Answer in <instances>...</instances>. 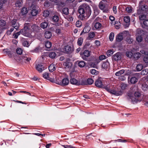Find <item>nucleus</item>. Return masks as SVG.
Masks as SVG:
<instances>
[{
	"instance_id": "nucleus-50",
	"label": "nucleus",
	"mask_w": 148,
	"mask_h": 148,
	"mask_svg": "<svg viewBox=\"0 0 148 148\" xmlns=\"http://www.w3.org/2000/svg\"><path fill=\"white\" fill-rule=\"evenodd\" d=\"M49 12L48 11L45 10L43 13V16L45 17H47L49 14Z\"/></svg>"
},
{
	"instance_id": "nucleus-31",
	"label": "nucleus",
	"mask_w": 148,
	"mask_h": 148,
	"mask_svg": "<svg viewBox=\"0 0 148 148\" xmlns=\"http://www.w3.org/2000/svg\"><path fill=\"white\" fill-rule=\"evenodd\" d=\"M79 66L80 67H83L86 65V63L83 61H81L78 63Z\"/></svg>"
},
{
	"instance_id": "nucleus-26",
	"label": "nucleus",
	"mask_w": 148,
	"mask_h": 148,
	"mask_svg": "<svg viewBox=\"0 0 148 148\" xmlns=\"http://www.w3.org/2000/svg\"><path fill=\"white\" fill-rule=\"evenodd\" d=\"M22 60L24 61L29 62L31 60V58L28 57L27 55H25L22 56Z\"/></svg>"
},
{
	"instance_id": "nucleus-32",
	"label": "nucleus",
	"mask_w": 148,
	"mask_h": 148,
	"mask_svg": "<svg viewBox=\"0 0 148 148\" xmlns=\"http://www.w3.org/2000/svg\"><path fill=\"white\" fill-rule=\"evenodd\" d=\"M141 54L139 52H137L134 55V58L136 59L137 60L140 57Z\"/></svg>"
},
{
	"instance_id": "nucleus-18",
	"label": "nucleus",
	"mask_w": 148,
	"mask_h": 148,
	"mask_svg": "<svg viewBox=\"0 0 148 148\" xmlns=\"http://www.w3.org/2000/svg\"><path fill=\"white\" fill-rule=\"evenodd\" d=\"M128 80L130 81V83L132 84H135L138 81V79L134 77H132L130 79L128 78Z\"/></svg>"
},
{
	"instance_id": "nucleus-60",
	"label": "nucleus",
	"mask_w": 148,
	"mask_h": 148,
	"mask_svg": "<svg viewBox=\"0 0 148 148\" xmlns=\"http://www.w3.org/2000/svg\"><path fill=\"white\" fill-rule=\"evenodd\" d=\"M119 79L120 80L123 81L125 80L126 78L124 75H121L119 77Z\"/></svg>"
},
{
	"instance_id": "nucleus-16",
	"label": "nucleus",
	"mask_w": 148,
	"mask_h": 148,
	"mask_svg": "<svg viewBox=\"0 0 148 148\" xmlns=\"http://www.w3.org/2000/svg\"><path fill=\"white\" fill-rule=\"evenodd\" d=\"M31 8L32 9L31 12V14L33 16H36L38 13V11L36 10L35 5H32L31 7Z\"/></svg>"
},
{
	"instance_id": "nucleus-19",
	"label": "nucleus",
	"mask_w": 148,
	"mask_h": 148,
	"mask_svg": "<svg viewBox=\"0 0 148 148\" xmlns=\"http://www.w3.org/2000/svg\"><path fill=\"white\" fill-rule=\"evenodd\" d=\"M109 62H106L103 63L102 64V67L103 68L107 69H109Z\"/></svg>"
},
{
	"instance_id": "nucleus-8",
	"label": "nucleus",
	"mask_w": 148,
	"mask_h": 148,
	"mask_svg": "<svg viewBox=\"0 0 148 148\" xmlns=\"http://www.w3.org/2000/svg\"><path fill=\"white\" fill-rule=\"evenodd\" d=\"M142 31H143L139 29H137L136 31V40L139 42H141L143 40L142 35H140V33Z\"/></svg>"
},
{
	"instance_id": "nucleus-58",
	"label": "nucleus",
	"mask_w": 148,
	"mask_h": 148,
	"mask_svg": "<svg viewBox=\"0 0 148 148\" xmlns=\"http://www.w3.org/2000/svg\"><path fill=\"white\" fill-rule=\"evenodd\" d=\"M113 51L112 50H109L107 51L106 53L108 56H110L113 53Z\"/></svg>"
},
{
	"instance_id": "nucleus-36",
	"label": "nucleus",
	"mask_w": 148,
	"mask_h": 148,
	"mask_svg": "<svg viewBox=\"0 0 148 148\" xmlns=\"http://www.w3.org/2000/svg\"><path fill=\"white\" fill-rule=\"evenodd\" d=\"M83 42V38H82L80 37L78 39L77 44L79 46H81L82 45Z\"/></svg>"
},
{
	"instance_id": "nucleus-59",
	"label": "nucleus",
	"mask_w": 148,
	"mask_h": 148,
	"mask_svg": "<svg viewBox=\"0 0 148 148\" xmlns=\"http://www.w3.org/2000/svg\"><path fill=\"white\" fill-rule=\"evenodd\" d=\"M90 72L92 74L97 75L98 74V71L96 70L95 69H92L91 70Z\"/></svg>"
},
{
	"instance_id": "nucleus-24",
	"label": "nucleus",
	"mask_w": 148,
	"mask_h": 148,
	"mask_svg": "<svg viewBox=\"0 0 148 148\" xmlns=\"http://www.w3.org/2000/svg\"><path fill=\"white\" fill-rule=\"evenodd\" d=\"M22 44L24 46L28 47L30 43L26 40H24L23 41Z\"/></svg>"
},
{
	"instance_id": "nucleus-11",
	"label": "nucleus",
	"mask_w": 148,
	"mask_h": 148,
	"mask_svg": "<svg viewBox=\"0 0 148 148\" xmlns=\"http://www.w3.org/2000/svg\"><path fill=\"white\" fill-rule=\"evenodd\" d=\"M90 56V52L88 50H85L83 52V54L81 56L82 58L84 60H87V58Z\"/></svg>"
},
{
	"instance_id": "nucleus-46",
	"label": "nucleus",
	"mask_w": 148,
	"mask_h": 148,
	"mask_svg": "<svg viewBox=\"0 0 148 148\" xmlns=\"http://www.w3.org/2000/svg\"><path fill=\"white\" fill-rule=\"evenodd\" d=\"M125 10L126 12L128 13H130L132 12V9L131 7H127L126 8Z\"/></svg>"
},
{
	"instance_id": "nucleus-9",
	"label": "nucleus",
	"mask_w": 148,
	"mask_h": 148,
	"mask_svg": "<svg viewBox=\"0 0 148 148\" xmlns=\"http://www.w3.org/2000/svg\"><path fill=\"white\" fill-rule=\"evenodd\" d=\"M64 65L66 69H70L72 66V63L70 62V59L68 58L64 64Z\"/></svg>"
},
{
	"instance_id": "nucleus-14",
	"label": "nucleus",
	"mask_w": 148,
	"mask_h": 148,
	"mask_svg": "<svg viewBox=\"0 0 148 148\" xmlns=\"http://www.w3.org/2000/svg\"><path fill=\"white\" fill-rule=\"evenodd\" d=\"M95 85L96 86L99 88H102L103 87V85L102 81L99 78L96 80L95 82Z\"/></svg>"
},
{
	"instance_id": "nucleus-57",
	"label": "nucleus",
	"mask_w": 148,
	"mask_h": 148,
	"mask_svg": "<svg viewBox=\"0 0 148 148\" xmlns=\"http://www.w3.org/2000/svg\"><path fill=\"white\" fill-rule=\"evenodd\" d=\"M126 41L128 43L130 44L133 42V40L131 38H128L127 39Z\"/></svg>"
},
{
	"instance_id": "nucleus-63",
	"label": "nucleus",
	"mask_w": 148,
	"mask_h": 148,
	"mask_svg": "<svg viewBox=\"0 0 148 148\" xmlns=\"http://www.w3.org/2000/svg\"><path fill=\"white\" fill-rule=\"evenodd\" d=\"M140 52L143 54H144L148 56V52L145 51L144 50H142L140 51Z\"/></svg>"
},
{
	"instance_id": "nucleus-3",
	"label": "nucleus",
	"mask_w": 148,
	"mask_h": 148,
	"mask_svg": "<svg viewBox=\"0 0 148 148\" xmlns=\"http://www.w3.org/2000/svg\"><path fill=\"white\" fill-rule=\"evenodd\" d=\"M25 24H28V27H27V30H26L27 32H29V33H31V34H32V37L34 36L35 34L32 32H38L39 28H40L38 26L35 24H32L31 23H25Z\"/></svg>"
},
{
	"instance_id": "nucleus-52",
	"label": "nucleus",
	"mask_w": 148,
	"mask_h": 148,
	"mask_svg": "<svg viewBox=\"0 0 148 148\" xmlns=\"http://www.w3.org/2000/svg\"><path fill=\"white\" fill-rule=\"evenodd\" d=\"M6 25V22L4 20H0V26L3 27Z\"/></svg>"
},
{
	"instance_id": "nucleus-44",
	"label": "nucleus",
	"mask_w": 148,
	"mask_h": 148,
	"mask_svg": "<svg viewBox=\"0 0 148 148\" xmlns=\"http://www.w3.org/2000/svg\"><path fill=\"white\" fill-rule=\"evenodd\" d=\"M143 10H142L140 8H138V9L137 10V13L138 15H141L143 14H144L145 12Z\"/></svg>"
},
{
	"instance_id": "nucleus-64",
	"label": "nucleus",
	"mask_w": 148,
	"mask_h": 148,
	"mask_svg": "<svg viewBox=\"0 0 148 148\" xmlns=\"http://www.w3.org/2000/svg\"><path fill=\"white\" fill-rule=\"evenodd\" d=\"M143 24L146 27H148V20H145L143 22Z\"/></svg>"
},
{
	"instance_id": "nucleus-41",
	"label": "nucleus",
	"mask_w": 148,
	"mask_h": 148,
	"mask_svg": "<svg viewBox=\"0 0 148 148\" xmlns=\"http://www.w3.org/2000/svg\"><path fill=\"white\" fill-rule=\"evenodd\" d=\"M126 55L127 57L130 58L132 57L133 54L131 51H128L126 52Z\"/></svg>"
},
{
	"instance_id": "nucleus-55",
	"label": "nucleus",
	"mask_w": 148,
	"mask_h": 148,
	"mask_svg": "<svg viewBox=\"0 0 148 148\" xmlns=\"http://www.w3.org/2000/svg\"><path fill=\"white\" fill-rule=\"evenodd\" d=\"M7 0H1L0 1V9L2 8L3 4L5 3L6 2Z\"/></svg>"
},
{
	"instance_id": "nucleus-54",
	"label": "nucleus",
	"mask_w": 148,
	"mask_h": 148,
	"mask_svg": "<svg viewBox=\"0 0 148 148\" xmlns=\"http://www.w3.org/2000/svg\"><path fill=\"white\" fill-rule=\"evenodd\" d=\"M142 88L143 90L145 91L147 89H148V86L146 84H143L142 85Z\"/></svg>"
},
{
	"instance_id": "nucleus-2",
	"label": "nucleus",
	"mask_w": 148,
	"mask_h": 148,
	"mask_svg": "<svg viewBox=\"0 0 148 148\" xmlns=\"http://www.w3.org/2000/svg\"><path fill=\"white\" fill-rule=\"evenodd\" d=\"M135 97H134L131 95H127V98L129 100H130L132 102L133 104L137 103L138 101H140L141 99L140 98L141 94L138 92H136L134 94Z\"/></svg>"
},
{
	"instance_id": "nucleus-20",
	"label": "nucleus",
	"mask_w": 148,
	"mask_h": 148,
	"mask_svg": "<svg viewBox=\"0 0 148 148\" xmlns=\"http://www.w3.org/2000/svg\"><path fill=\"white\" fill-rule=\"evenodd\" d=\"M122 33H119L116 38V40L117 42H120L123 39Z\"/></svg>"
},
{
	"instance_id": "nucleus-40",
	"label": "nucleus",
	"mask_w": 148,
	"mask_h": 148,
	"mask_svg": "<svg viewBox=\"0 0 148 148\" xmlns=\"http://www.w3.org/2000/svg\"><path fill=\"white\" fill-rule=\"evenodd\" d=\"M136 69L137 71H140L143 69V66L142 64H138L137 65Z\"/></svg>"
},
{
	"instance_id": "nucleus-43",
	"label": "nucleus",
	"mask_w": 148,
	"mask_h": 148,
	"mask_svg": "<svg viewBox=\"0 0 148 148\" xmlns=\"http://www.w3.org/2000/svg\"><path fill=\"white\" fill-rule=\"evenodd\" d=\"M95 36V34L93 32H90L88 34L89 39L93 38Z\"/></svg>"
},
{
	"instance_id": "nucleus-30",
	"label": "nucleus",
	"mask_w": 148,
	"mask_h": 148,
	"mask_svg": "<svg viewBox=\"0 0 148 148\" xmlns=\"http://www.w3.org/2000/svg\"><path fill=\"white\" fill-rule=\"evenodd\" d=\"M69 9L67 8H64L62 9V13L63 14L66 15L69 14Z\"/></svg>"
},
{
	"instance_id": "nucleus-34",
	"label": "nucleus",
	"mask_w": 148,
	"mask_h": 148,
	"mask_svg": "<svg viewBox=\"0 0 148 148\" xmlns=\"http://www.w3.org/2000/svg\"><path fill=\"white\" fill-rule=\"evenodd\" d=\"M125 72V70L122 69L116 72L115 73V75L116 76H119L123 74Z\"/></svg>"
},
{
	"instance_id": "nucleus-42",
	"label": "nucleus",
	"mask_w": 148,
	"mask_h": 148,
	"mask_svg": "<svg viewBox=\"0 0 148 148\" xmlns=\"http://www.w3.org/2000/svg\"><path fill=\"white\" fill-rule=\"evenodd\" d=\"M45 45L47 48H49L51 47V43L50 42L46 41L45 42Z\"/></svg>"
},
{
	"instance_id": "nucleus-12",
	"label": "nucleus",
	"mask_w": 148,
	"mask_h": 148,
	"mask_svg": "<svg viewBox=\"0 0 148 148\" xmlns=\"http://www.w3.org/2000/svg\"><path fill=\"white\" fill-rule=\"evenodd\" d=\"M73 48L68 45L65 46L64 48V51L65 53H71L73 51Z\"/></svg>"
},
{
	"instance_id": "nucleus-51",
	"label": "nucleus",
	"mask_w": 148,
	"mask_h": 148,
	"mask_svg": "<svg viewBox=\"0 0 148 148\" xmlns=\"http://www.w3.org/2000/svg\"><path fill=\"white\" fill-rule=\"evenodd\" d=\"M94 81L91 78H89L87 80V82L89 85H91L93 83Z\"/></svg>"
},
{
	"instance_id": "nucleus-5",
	"label": "nucleus",
	"mask_w": 148,
	"mask_h": 148,
	"mask_svg": "<svg viewBox=\"0 0 148 148\" xmlns=\"http://www.w3.org/2000/svg\"><path fill=\"white\" fill-rule=\"evenodd\" d=\"M105 88L107 91L110 92L111 94H113L116 96L121 95L123 93L122 91H116L114 90H111L110 88V86L108 85L106 86H103V88Z\"/></svg>"
},
{
	"instance_id": "nucleus-47",
	"label": "nucleus",
	"mask_w": 148,
	"mask_h": 148,
	"mask_svg": "<svg viewBox=\"0 0 148 148\" xmlns=\"http://www.w3.org/2000/svg\"><path fill=\"white\" fill-rule=\"evenodd\" d=\"M114 37V34L113 32H111L110 33L109 35V39L110 41H112Z\"/></svg>"
},
{
	"instance_id": "nucleus-61",
	"label": "nucleus",
	"mask_w": 148,
	"mask_h": 148,
	"mask_svg": "<svg viewBox=\"0 0 148 148\" xmlns=\"http://www.w3.org/2000/svg\"><path fill=\"white\" fill-rule=\"evenodd\" d=\"M40 50V48L39 47L36 48L34 50L32 51L33 52H38Z\"/></svg>"
},
{
	"instance_id": "nucleus-1",
	"label": "nucleus",
	"mask_w": 148,
	"mask_h": 148,
	"mask_svg": "<svg viewBox=\"0 0 148 148\" xmlns=\"http://www.w3.org/2000/svg\"><path fill=\"white\" fill-rule=\"evenodd\" d=\"M79 13L80 14L79 17L82 20L88 18L91 13L90 6L86 5L80 6L78 9Z\"/></svg>"
},
{
	"instance_id": "nucleus-25",
	"label": "nucleus",
	"mask_w": 148,
	"mask_h": 148,
	"mask_svg": "<svg viewBox=\"0 0 148 148\" xmlns=\"http://www.w3.org/2000/svg\"><path fill=\"white\" fill-rule=\"evenodd\" d=\"M105 3H103L102 1H101L99 5V8L101 10H103L105 7Z\"/></svg>"
},
{
	"instance_id": "nucleus-29",
	"label": "nucleus",
	"mask_w": 148,
	"mask_h": 148,
	"mask_svg": "<svg viewBox=\"0 0 148 148\" xmlns=\"http://www.w3.org/2000/svg\"><path fill=\"white\" fill-rule=\"evenodd\" d=\"M40 25L42 28L45 29L48 26V23L46 22H44L41 23Z\"/></svg>"
},
{
	"instance_id": "nucleus-27",
	"label": "nucleus",
	"mask_w": 148,
	"mask_h": 148,
	"mask_svg": "<svg viewBox=\"0 0 148 148\" xmlns=\"http://www.w3.org/2000/svg\"><path fill=\"white\" fill-rule=\"evenodd\" d=\"M90 30V27L88 26H86L84 29L82 33H86L89 32Z\"/></svg>"
},
{
	"instance_id": "nucleus-7",
	"label": "nucleus",
	"mask_w": 148,
	"mask_h": 148,
	"mask_svg": "<svg viewBox=\"0 0 148 148\" xmlns=\"http://www.w3.org/2000/svg\"><path fill=\"white\" fill-rule=\"evenodd\" d=\"M74 73L71 72L70 73V76L71 78L70 80V82L71 84L74 85H78V84L79 83V81L73 78L74 77L73 76Z\"/></svg>"
},
{
	"instance_id": "nucleus-17",
	"label": "nucleus",
	"mask_w": 148,
	"mask_h": 148,
	"mask_svg": "<svg viewBox=\"0 0 148 148\" xmlns=\"http://www.w3.org/2000/svg\"><path fill=\"white\" fill-rule=\"evenodd\" d=\"M121 56L119 53H117L113 56V58L115 61H118L121 59Z\"/></svg>"
},
{
	"instance_id": "nucleus-6",
	"label": "nucleus",
	"mask_w": 148,
	"mask_h": 148,
	"mask_svg": "<svg viewBox=\"0 0 148 148\" xmlns=\"http://www.w3.org/2000/svg\"><path fill=\"white\" fill-rule=\"evenodd\" d=\"M146 1L144 0L141 1L139 3V7L142 10H143L145 12L147 10V6L145 4Z\"/></svg>"
},
{
	"instance_id": "nucleus-56",
	"label": "nucleus",
	"mask_w": 148,
	"mask_h": 148,
	"mask_svg": "<svg viewBox=\"0 0 148 148\" xmlns=\"http://www.w3.org/2000/svg\"><path fill=\"white\" fill-rule=\"evenodd\" d=\"M43 77L46 79H49V73H44L43 75Z\"/></svg>"
},
{
	"instance_id": "nucleus-28",
	"label": "nucleus",
	"mask_w": 148,
	"mask_h": 148,
	"mask_svg": "<svg viewBox=\"0 0 148 148\" xmlns=\"http://www.w3.org/2000/svg\"><path fill=\"white\" fill-rule=\"evenodd\" d=\"M56 55V53L54 52H50L49 54V56L52 58H55Z\"/></svg>"
},
{
	"instance_id": "nucleus-45",
	"label": "nucleus",
	"mask_w": 148,
	"mask_h": 148,
	"mask_svg": "<svg viewBox=\"0 0 148 148\" xmlns=\"http://www.w3.org/2000/svg\"><path fill=\"white\" fill-rule=\"evenodd\" d=\"M124 20L125 23H128L130 21V17L128 16H125L124 18Z\"/></svg>"
},
{
	"instance_id": "nucleus-23",
	"label": "nucleus",
	"mask_w": 148,
	"mask_h": 148,
	"mask_svg": "<svg viewBox=\"0 0 148 148\" xmlns=\"http://www.w3.org/2000/svg\"><path fill=\"white\" fill-rule=\"evenodd\" d=\"M52 36L51 32L49 31L46 32L45 33V38L49 39Z\"/></svg>"
},
{
	"instance_id": "nucleus-15",
	"label": "nucleus",
	"mask_w": 148,
	"mask_h": 148,
	"mask_svg": "<svg viewBox=\"0 0 148 148\" xmlns=\"http://www.w3.org/2000/svg\"><path fill=\"white\" fill-rule=\"evenodd\" d=\"M36 68L37 70L39 72H41L45 69V68L41 64H37Z\"/></svg>"
},
{
	"instance_id": "nucleus-4",
	"label": "nucleus",
	"mask_w": 148,
	"mask_h": 148,
	"mask_svg": "<svg viewBox=\"0 0 148 148\" xmlns=\"http://www.w3.org/2000/svg\"><path fill=\"white\" fill-rule=\"evenodd\" d=\"M27 24H24V27L23 29H21L20 31L16 33L17 35L18 36L21 34H22L24 36L29 38H32L33 36L32 34H31V33L27 32L28 25Z\"/></svg>"
},
{
	"instance_id": "nucleus-48",
	"label": "nucleus",
	"mask_w": 148,
	"mask_h": 148,
	"mask_svg": "<svg viewBox=\"0 0 148 148\" xmlns=\"http://www.w3.org/2000/svg\"><path fill=\"white\" fill-rule=\"evenodd\" d=\"M23 51L21 48H18L16 49V52L18 54L21 55Z\"/></svg>"
},
{
	"instance_id": "nucleus-22",
	"label": "nucleus",
	"mask_w": 148,
	"mask_h": 148,
	"mask_svg": "<svg viewBox=\"0 0 148 148\" xmlns=\"http://www.w3.org/2000/svg\"><path fill=\"white\" fill-rule=\"evenodd\" d=\"M22 0H18L16 2L15 5L16 7L20 8L22 6Z\"/></svg>"
},
{
	"instance_id": "nucleus-37",
	"label": "nucleus",
	"mask_w": 148,
	"mask_h": 148,
	"mask_svg": "<svg viewBox=\"0 0 148 148\" xmlns=\"http://www.w3.org/2000/svg\"><path fill=\"white\" fill-rule=\"evenodd\" d=\"M148 74V69H144L140 72V74L142 75H147Z\"/></svg>"
},
{
	"instance_id": "nucleus-10",
	"label": "nucleus",
	"mask_w": 148,
	"mask_h": 148,
	"mask_svg": "<svg viewBox=\"0 0 148 148\" xmlns=\"http://www.w3.org/2000/svg\"><path fill=\"white\" fill-rule=\"evenodd\" d=\"M69 83V79L67 78H63L61 82L57 83L58 84L62 86H66Z\"/></svg>"
},
{
	"instance_id": "nucleus-62",
	"label": "nucleus",
	"mask_w": 148,
	"mask_h": 148,
	"mask_svg": "<svg viewBox=\"0 0 148 148\" xmlns=\"http://www.w3.org/2000/svg\"><path fill=\"white\" fill-rule=\"evenodd\" d=\"M140 52L143 54H144L148 56V52L145 51L144 50H142L140 51Z\"/></svg>"
},
{
	"instance_id": "nucleus-21",
	"label": "nucleus",
	"mask_w": 148,
	"mask_h": 148,
	"mask_svg": "<svg viewBox=\"0 0 148 148\" xmlns=\"http://www.w3.org/2000/svg\"><path fill=\"white\" fill-rule=\"evenodd\" d=\"M49 71L51 72H53L56 69L55 65L54 64H51L49 67Z\"/></svg>"
},
{
	"instance_id": "nucleus-13",
	"label": "nucleus",
	"mask_w": 148,
	"mask_h": 148,
	"mask_svg": "<svg viewBox=\"0 0 148 148\" xmlns=\"http://www.w3.org/2000/svg\"><path fill=\"white\" fill-rule=\"evenodd\" d=\"M16 19L13 20L11 21V26L16 30H18L19 27V25L18 23L16 22Z\"/></svg>"
},
{
	"instance_id": "nucleus-38",
	"label": "nucleus",
	"mask_w": 148,
	"mask_h": 148,
	"mask_svg": "<svg viewBox=\"0 0 148 148\" xmlns=\"http://www.w3.org/2000/svg\"><path fill=\"white\" fill-rule=\"evenodd\" d=\"M94 26L96 29H99L101 27V24L99 22H97L95 23Z\"/></svg>"
},
{
	"instance_id": "nucleus-39",
	"label": "nucleus",
	"mask_w": 148,
	"mask_h": 148,
	"mask_svg": "<svg viewBox=\"0 0 148 148\" xmlns=\"http://www.w3.org/2000/svg\"><path fill=\"white\" fill-rule=\"evenodd\" d=\"M59 19V17L57 15H55L53 17L52 20L54 22H58Z\"/></svg>"
},
{
	"instance_id": "nucleus-49",
	"label": "nucleus",
	"mask_w": 148,
	"mask_h": 148,
	"mask_svg": "<svg viewBox=\"0 0 148 148\" xmlns=\"http://www.w3.org/2000/svg\"><path fill=\"white\" fill-rule=\"evenodd\" d=\"M82 25V22L80 21H77L76 23V25L77 27H80Z\"/></svg>"
},
{
	"instance_id": "nucleus-53",
	"label": "nucleus",
	"mask_w": 148,
	"mask_h": 148,
	"mask_svg": "<svg viewBox=\"0 0 148 148\" xmlns=\"http://www.w3.org/2000/svg\"><path fill=\"white\" fill-rule=\"evenodd\" d=\"M78 85H85L86 84V82L84 80H82L81 81H79Z\"/></svg>"
},
{
	"instance_id": "nucleus-35",
	"label": "nucleus",
	"mask_w": 148,
	"mask_h": 148,
	"mask_svg": "<svg viewBox=\"0 0 148 148\" xmlns=\"http://www.w3.org/2000/svg\"><path fill=\"white\" fill-rule=\"evenodd\" d=\"M140 20H145L146 18V15L144 14L140 15L139 16Z\"/></svg>"
},
{
	"instance_id": "nucleus-33",
	"label": "nucleus",
	"mask_w": 148,
	"mask_h": 148,
	"mask_svg": "<svg viewBox=\"0 0 148 148\" xmlns=\"http://www.w3.org/2000/svg\"><path fill=\"white\" fill-rule=\"evenodd\" d=\"M27 10L26 8H23L21 11V13L23 15H25L27 14Z\"/></svg>"
}]
</instances>
